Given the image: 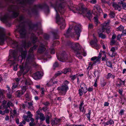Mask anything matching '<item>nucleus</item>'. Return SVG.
Instances as JSON below:
<instances>
[{"label":"nucleus","instance_id":"1","mask_svg":"<svg viewBox=\"0 0 126 126\" xmlns=\"http://www.w3.org/2000/svg\"><path fill=\"white\" fill-rule=\"evenodd\" d=\"M62 0H58L54 8L56 12V19L57 23L60 25L61 29H64L65 27L64 19L61 18L60 16L59 12L61 14H63L64 11V7L65 4H64Z\"/></svg>","mask_w":126,"mask_h":126},{"label":"nucleus","instance_id":"2","mask_svg":"<svg viewBox=\"0 0 126 126\" xmlns=\"http://www.w3.org/2000/svg\"><path fill=\"white\" fill-rule=\"evenodd\" d=\"M7 39L9 40L10 44L12 45V46L13 48H15L18 46L17 43L15 41L7 37L5 35L4 29L0 27V45L3 44L5 40Z\"/></svg>","mask_w":126,"mask_h":126},{"label":"nucleus","instance_id":"3","mask_svg":"<svg viewBox=\"0 0 126 126\" xmlns=\"http://www.w3.org/2000/svg\"><path fill=\"white\" fill-rule=\"evenodd\" d=\"M67 45L70 46L72 49L75 50L77 56L79 59H82V55L84 56H86V52L84 50H83L82 52L81 51V52L80 51H76L79 50L81 48V47L79 44L76 43H73L71 42H69Z\"/></svg>","mask_w":126,"mask_h":126},{"label":"nucleus","instance_id":"4","mask_svg":"<svg viewBox=\"0 0 126 126\" xmlns=\"http://www.w3.org/2000/svg\"><path fill=\"white\" fill-rule=\"evenodd\" d=\"M29 61H32V58L30 57H29L27 58L25 63H23L20 65L19 67L20 68V71L17 73L18 77H20L22 74L23 75H24L29 71L30 68L29 67L27 63Z\"/></svg>","mask_w":126,"mask_h":126},{"label":"nucleus","instance_id":"5","mask_svg":"<svg viewBox=\"0 0 126 126\" xmlns=\"http://www.w3.org/2000/svg\"><path fill=\"white\" fill-rule=\"evenodd\" d=\"M27 54V52L25 51H22L21 53V55L18 56V59H17L16 57V54L14 50L10 51V52L9 56L11 57H12L14 61L11 62V64H14L15 63V61L17 60L18 61H19V62H22V60L23 59H24L25 57Z\"/></svg>","mask_w":126,"mask_h":126},{"label":"nucleus","instance_id":"6","mask_svg":"<svg viewBox=\"0 0 126 126\" xmlns=\"http://www.w3.org/2000/svg\"><path fill=\"white\" fill-rule=\"evenodd\" d=\"M68 7L70 10L72 11L75 13L76 12L74 11L75 10L78 12L79 13L81 14H84L86 12V8H85L84 5L82 3L79 4L78 6H74L72 4L71 5L70 7L68 6Z\"/></svg>","mask_w":126,"mask_h":126},{"label":"nucleus","instance_id":"7","mask_svg":"<svg viewBox=\"0 0 126 126\" xmlns=\"http://www.w3.org/2000/svg\"><path fill=\"white\" fill-rule=\"evenodd\" d=\"M81 26L80 24H77L75 26L74 31L70 35L71 37L77 38V40H78L80 36V33L81 31Z\"/></svg>","mask_w":126,"mask_h":126},{"label":"nucleus","instance_id":"8","mask_svg":"<svg viewBox=\"0 0 126 126\" xmlns=\"http://www.w3.org/2000/svg\"><path fill=\"white\" fill-rule=\"evenodd\" d=\"M68 83V81L67 80H66L61 87H59L58 88L59 92L61 95H63L65 94L67 91L68 89L67 86Z\"/></svg>","mask_w":126,"mask_h":126},{"label":"nucleus","instance_id":"9","mask_svg":"<svg viewBox=\"0 0 126 126\" xmlns=\"http://www.w3.org/2000/svg\"><path fill=\"white\" fill-rule=\"evenodd\" d=\"M109 22V21L106 22L103 24L100 25L97 31L99 37L102 39H105L106 37V35L102 33L105 31V28H104V27H106L107 25L108 26Z\"/></svg>","mask_w":126,"mask_h":126},{"label":"nucleus","instance_id":"10","mask_svg":"<svg viewBox=\"0 0 126 126\" xmlns=\"http://www.w3.org/2000/svg\"><path fill=\"white\" fill-rule=\"evenodd\" d=\"M101 53L100 52L98 56L97 57L96 56L94 57L91 58V61H94L92 63L91 62H89V65H90V68H92V66L95 65L97 63H99L100 62V60L101 56Z\"/></svg>","mask_w":126,"mask_h":126},{"label":"nucleus","instance_id":"11","mask_svg":"<svg viewBox=\"0 0 126 126\" xmlns=\"http://www.w3.org/2000/svg\"><path fill=\"white\" fill-rule=\"evenodd\" d=\"M18 31H19L21 38L24 37L26 35V31L24 26H21L20 25L18 27Z\"/></svg>","mask_w":126,"mask_h":126},{"label":"nucleus","instance_id":"12","mask_svg":"<svg viewBox=\"0 0 126 126\" xmlns=\"http://www.w3.org/2000/svg\"><path fill=\"white\" fill-rule=\"evenodd\" d=\"M57 57L59 60L62 62L70 60L69 58H68V56L66 54H62L59 56H57Z\"/></svg>","mask_w":126,"mask_h":126},{"label":"nucleus","instance_id":"13","mask_svg":"<svg viewBox=\"0 0 126 126\" xmlns=\"http://www.w3.org/2000/svg\"><path fill=\"white\" fill-rule=\"evenodd\" d=\"M93 40H92L90 42V44L91 45L92 47H95L97 46V40L96 37L94 35H93Z\"/></svg>","mask_w":126,"mask_h":126},{"label":"nucleus","instance_id":"14","mask_svg":"<svg viewBox=\"0 0 126 126\" xmlns=\"http://www.w3.org/2000/svg\"><path fill=\"white\" fill-rule=\"evenodd\" d=\"M118 83L117 84V86L119 87L121 86H125V81H123L120 79H118Z\"/></svg>","mask_w":126,"mask_h":126},{"label":"nucleus","instance_id":"15","mask_svg":"<svg viewBox=\"0 0 126 126\" xmlns=\"http://www.w3.org/2000/svg\"><path fill=\"white\" fill-rule=\"evenodd\" d=\"M33 78L35 79H40L41 76V74L40 72H38L34 74Z\"/></svg>","mask_w":126,"mask_h":126},{"label":"nucleus","instance_id":"16","mask_svg":"<svg viewBox=\"0 0 126 126\" xmlns=\"http://www.w3.org/2000/svg\"><path fill=\"white\" fill-rule=\"evenodd\" d=\"M8 18V16L7 14H5L3 16H0V19L2 22L6 23Z\"/></svg>","mask_w":126,"mask_h":126},{"label":"nucleus","instance_id":"17","mask_svg":"<svg viewBox=\"0 0 126 126\" xmlns=\"http://www.w3.org/2000/svg\"><path fill=\"white\" fill-rule=\"evenodd\" d=\"M80 87L81 89H81L84 93L85 94L87 92V88L84 83H81L80 85Z\"/></svg>","mask_w":126,"mask_h":126},{"label":"nucleus","instance_id":"18","mask_svg":"<svg viewBox=\"0 0 126 126\" xmlns=\"http://www.w3.org/2000/svg\"><path fill=\"white\" fill-rule=\"evenodd\" d=\"M96 10L97 12L99 13L102 12V10L101 9L100 7L98 5H95L94 7L93 11H94V10Z\"/></svg>","mask_w":126,"mask_h":126},{"label":"nucleus","instance_id":"19","mask_svg":"<svg viewBox=\"0 0 126 126\" xmlns=\"http://www.w3.org/2000/svg\"><path fill=\"white\" fill-rule=\"evenodd\" d=\"M112 6L116 10H118L119 11H120L121 9V5L120 4L118 5L115 3H113Z\"/></svg>","mask_w":126,"mask_h":126},{"label":"nucleus","instance_id":"20","mask_svg":"<svg viewBox=\"0 0 126 126\" xmlns=\"http://www.w3.org/2000/svg\"><path fill=\"white\" fill-rule=\"evenodd\" d=\"M115 49L114 47H112L110 50V51L112 53V54L111 55L109 53H108V54L111 57H113L115 56L116 54V53L115 52Z\"/></svg>","mask_w":126,"mask_h":126},{"label":"nucleus","instance_id":"21","mask_svg":"<svg viewBox=\"0 0 126 126\" xmlns=\"http://www.w3.org/2000/svg\"><path fill=\"white\" fill-rule=\"evenodd\" d=\"M46 50V48L43 45H40V48L38 49V51L39 53H42Z\"/></svg>","mask_w":126,"mask_h":126},{"label":"nucleus","instance_id":"22","mask_svg":"<svg viewBox=\"0 0 126 126\" xmlns=\"http://www.w3.org/2000/svg\"><path fill=\"white\" fill-rule=\"evenodd\" d=\"M22 44L24 47L25 48L30 47L31 45V43L30 42H29L28 43H27L25 41L23 42Z\"/></svg>","mask_w":126,"mask_h":126},{"label":"nucleus","instance_id":"23","mask_svg":"<svg viewBox=\"0 0 126 126\" xmlns=\"http://www.w3.org/2000/svg\"><path fill=\"white\" fill-rule=\"evenodd\" d=\"M27 1V0H17V2L22 4L25 5Z\"/></svg>","mask_w":126,"mask_h":126},{"label":"nucleus","instance_id":"24","mask_svg":"<svg viewBox=\"0 0 126 126\" xmlns=\"http://www.w3.org/2000/svg\"><path fill=\"white\" fill-rule=\"evenodd\" d=\"M28 108L30 110H33L34 108V107L32 105V102H29L28 103Z\"/></svg>","mask_w":126,"mask_h":126},{"label":"nucleus","instance_id":"25","mask_svg":"<svg viewBox=\"0 0 126 126\" xmlns=\"http://www.w3.org/2000/svg\"><path fill=\"white\" fill-rule=\"evenodd\" d=\"M109 21H110L109 23H110V21L109 20L108 21V22ZM109 23H109V25L108 26L107 25L106 27H104V28H105V30H106L107 33H109L110 32V31L109 29L110 27L109 26Z\"/></svg>","mask_w":126,"mask_h":126},{"label":"nucleus","instance_id":"26","mask_svg":"<svg viewBox=\"0 0 126 126\" xmlns=\"http://www.w3.org/2000/svg\"><path fill=\"white\" fill-rule=\"evenodd\" d=\"M39 115V119L41 120V121H42L45 120V118L44 114L41 113H40Z\"/></svg>","mask_w":126,"mask_h":126},{"label":"nucleus","instance_id":"27","mask_svg":"<svg viewBox=\"0 0 126 126\" xmlns=\"http://www.w3.org/2000/svg\"><path fill=\"white\" fill-rule=\"evenodd\" d=\"M124 29V27L121 25L118 28H117L116 29L117 31H123Z\"/></svg>","mask_w":126,"mask_h":126},{"label":"nucleus","instance_id":"28","mask_svg":"<svg viewBox=\"0 0 126 126\" xmlns=\"http://www.w3.org/2000/svg\"><path fill=\"white\" fill-rule=\"evenodd\" d=\"M94 74L95 76L97 77V78H99V76L100 73L98 71H95L94 73Z\"/></svg>","mask_w":126,"mask_h":126},{"label":"nucleus","instance_id":"29","mask_svg":"<svg viewBox=\"0 0 126 126\" xmlns=\"http://www.w3.org/2000/svg\"><path fill=\"white\" fill-rule=\"evenodd\" d=\"M115 76L114 75H112L110 73H109L107 76L106 78L107 79H109L110 78H114Z\"/></svg>","mask_w":126,"mask_h":126},{"label":"nucleus","instance_id":"30","mask_svg":"<svg viewBox=\"0 0 126 126\" xmlns=\"http://www.w3.org/2000/svg\"><path fill=\"white\" fill-rule=\"evenodd\" d=\"M71 69L70 68H66L63 70V73L64 74H66L68 72H71Z\"/></svg>","mask_w":126,"mask_h":126},{"label":"nucleus","instance_id":"31","mask_svg":"<svg viewBox=\"0 0 126 126\" xmlns=\"http://www.w3.org/2000/svg\"><path fill=\"white\" fill-rule=\"evenodd\" d=\"M54 83L52 80H51L48 82L46 84V85L48 87L51 86Z\"/></svg>","mask_w":126,"mask_h":126},{"label":"nucleus","instance_id":"32","mask_svg":"<svg viewBox=\"0 0 126 126\" xmlns=\"http://www.w3.org/2000/svg\"><path fill=\"white\" fill-rule=\"evenodd\" d=\"M86 15V17L89 19L91 18L92 17V14L89 12H87V13Z\"/></svg>","mask_w":126,"mask_h":126},{"label":"nucleus","instance_id":"33","mask_svg":"<svg viewBox=\"0 0 126 126\" xmlns=\"http://www.w3.org/2000/svg\"><path fill=\"white\" fill-rule=\"evenodd\" d=\"M25 83L26 85H30L32 83L30 79H28L26 80Z\"/></svg>","mask_w":126,"mask_h":126},{"label":"nucleus","instance_id":"34","mask_svg":"<svg viewBox=\"0 0 126 126\" xmlns=\"http://www.w3.org/2000/svg\"><path fill=\"white\" fill-rule=\"evenodd\" d=\"M22 90L21 91L22 92V94H23L26 91V88L25 86H23L21 87Z\"/></svg>","mask_w":126,"mask_h":126},{"label":"nucleus","instance_id":"35","mask_svg":"<svg viewBox=\"0 0 126 126\" xmlns=\"http://www.w3.org/2000/svg\"><path fill=\"white\" fill-rule=\"evenodd\" d=\"M22 94V92L19 90L17 91L16 93V96L17 97H19Z\"/></svg>","mask_w":126,"mask_h":126},{"label":"nucleus","instance_id":"36","mask_svg":"<svg viewBox=\"0 0 126 126\" xmlns=\"http://www.w3.org/2000/svg\"><path fill=\"white\" fill-rule=\"evenodd\" d=\"M94 21L95 23L96 24L99 23V21L98 18L97 16H95L94 17Z\"/></svg>","mask_w":126,"mask_h":126},{"label":"nucleus","instance_id":"37","mask_svg":"<svg viewBox=\"0 0 126 126\" xmlns=\"http://www.w3.org/2000/svg\"><path fill=\"white\" fill-rule=\"evenodd\" d=\"M37 46L36 45H35L32 47L31 48L29 52L31 53L32 52V51L35 49H36V48L37 47Z\"/></svg>","mask_w":126,"mask_h":126},{"label":"nucleus","instance_id":"38","mask_svg":"<svg viewBox=\"0 0 126 126\" xmlns=\"http://www.w3.org/2000/svg\"><path fill=\"white\" fill-rule=\"evenodd\" d=\"M63 73L62 71H59L57 72L55 74V76L56 77L58 76H59L60 75L62 74Z\"/></svg>","mask_w":126,"mask_h":126},{"label":"nucleus","instance_id":"39","mask_svg":"<svg viewBox=\"0 0 126 126\" xmlns=\"http://www.w3.org/2000/svg\"><path fill=\"white\" fill-rule=\"evenodd\" d=\"M106 64L107 66L111 68H112V65L111 62H106Z\"/></svg>","mask_w":126,"mask_h":126},{"label":"nucleus","instance_id":"40","mask_svg":"<svg viewBox=\"0 0 126 126\" xmlns=\"http://www.w3.org/2000/svg\"><path fill=\"white\" fill-rule=\"evenodd\" d=\"M91 110H90L89 111L88 113L86 114V116L87 117L88 119L90 120V114H91Z\"/></svg>","mask_w":126,"mask_h":126},{"label":"nucleus","instance_id":"41","mask_svg":"<svg viewBox=\"0 0 126 126\" xmlns=\"http://www.w3.org/2000/svg\"><path fill=\"white\" fill-rule=\"evenodd\" d=\"M13 106V104L11 102H9L7 104L6 107L7 108H8L10 106Z\"/></svg>","mask_w":126,"mask_h":126},{"label":"nucleus","instance_id":"42","mask_svg":"<svg viewBox=\"0 0 126 126\" xmlns=\"http://www.w3.org/2000/svg\"><path fill=\"white\" fill-rule=\"evenodd\" d=\"M70 31V28H69L67 31L64 34V35L66 37H68L69 35V33Z\"/></svg>","mask_w":126,"mask_h":126},{"label":"nucleus","instance_id":"43","mask_svg":"<svg viewBox=\"0 0 126 126\" xmlns=\"http://www.w3.org/2000/svg\"><path fill=\"white\" fill-rule=\"evenodd\" d=\"M110 16L111 18H113L115 16L114 13L113 12H111L110 14Z\"/></svg>","mask_w":126,"mask_h":126},{"label":"nucleus","instance_id":"44","mask_svg":"<svg viewBox=\"0 0 126 126\" xmlns=\"http://www.w3.org/2000/svg\"><path fill=\"white\" fill-rule=\"evenodd\" d=\"M19 15V13L18 12H14L13 13V17H16L17 16Z\"/></svg>","mask_w":126,"mask_h":126},{"label":"nucleus","instance_id":"45","mask_svg":"<svg viewBox=\"0 0 126 126\" xmlns=\"http://www.w3.org/2000/svg\"><path fill=\"white\" fill-rule=\"evenodd\" d=\"M49 116L47 115L46 117V123L48 124H49Z\"/></svg>","mask_w":126,"mask_h":126},{"label":"nucleus","instance_id":"46","mask_svg":"<svg viewBox=\"0 0 126 126\" xmlns=\"http://www.w3.org/2000/svg\"><path fill=\"white\" fill-rule=\"evenodd\" d=\"M82 106H79V109L80 110V111H81L82 112H83L84 113H85V110L84 109V107H83L82 108Z\"/></svg>","mask_w":126,"mask_h":126},{"label":"nucleus","instance_id":"47","mask_svg":"<svg viewBox=\"0 0 126 126\" xmlns=\"http://www.w3.org/2000/svg\"><path fill=\"white\" fill-rule=\"evenodd\" d=\"M79 95L80 96H82L83 94V91L81 89H79Z\"/></svg>","mask_w":126,"mask_h":126},{"label":"nucleus","instance_id":"48","mask_svg":"<svg viewBox=\"0 0 126 126\" xmlns=\"http://www.w3.org/2000/svg\"><path fill=\"white\" fill-rule=\"evenodd\" d=\"M124 34H123L122 33L121 35H118L117 37V40H120V39H121V36H122Z\"/></svg>","mask_w":126,"mask_h":126},{"label":"nucleus","instance_id":"49","mask_svg":"<svg viewBox=\"0 0 126 126\" xmlns=\"http://www.w3.org/2000/svg\"><path fill=\"white\" fill-rule=\"evenodd\" d=\"M24 18L22 16H21L19 18V21L20 22H22V21L24 20Z\"/></svg>","mask_w":126,"mask_h":126},{"label":"nucleus","instance_id":"50","mask_svg":"<svg viewBox=\"0 0 126 126\" xmlns=\"http://www.w3.org/2000/svg\"><path fill=\"white\" fill-rule=\"evenodd\" d=\"M27 114L28 116L30 118L32 117V114L31 113V112L30 111H28L27 113Z\"/></svg>","mask_w":126,"mask_h":126},{"label":"nucleus","instance_id":"51","mask_svg":"<svg viewBox=\"0 0 126 126\" xmlns=\"http://www.w3.org/2000/svg\"><path fill=\"white\" fill-rule=\"evenodd\" d=\"M70 77L71 79L73 80L76 79V77L75 75H74L70 76Z\"/></svg>","mask_w":126,"mask_h":126},{"label":"nucleus","instance_id":"52","mask_svg":"<svg viewBox=\"0 0 126 126\" xmlns=\"http://www.w3.org/2000/svg\"><path fill=\"white\" fill-rule=\"evenodd\" d=\"M7 108H7V107H6L5 110L4 111V112L5 114V113H8L9 112V110L7 109Z\"/></svg>","mask_w":126,"mask_h":126},{"label":"nucleus","instance_id":"53","mask_svg":"<svg viewBox=\"0 0 126 126\" xmlns=\"http://www.w3.org/2000/svg\"><path fill=\"white\" fill-rule=\"evenodd\" d=\"M90 2L91 3L95 4L96 2V0H91Z\"/></svg>","mask_w":126,"mask_h":126},{"label":"nucleus","instance_id":"54","mask_svg":"<svg viewBox=\"0 0 126 126\" xmlns=\"http://www.w3.org/2000/svg\"><path fill=\"white\" fill-rule=\"evenodd\" d=\"M17 86V84H14L12 86V89H13L16 87Z\"/></svg>","mask_w":126,"mask_h":126},{"label":"nucleus","instance_id":"55","mask_svg":"<svg viewBox=\"0 0 126 126\" xmlns=\"http://www.w3.org/2000/svg\"><path fill=\"white\" fill-rule=\"evenodd\" d=\"M53 66L55 67H57L58 66V64L57 62H55L53 64Z\"/></svg>","mask_w":126,"mask_h":126},{"label":"nucleus","instance_id":"56","mask_svg":"<svg viewBox=\"0 0 126 126\" xmlns=\"http://www.w3.org/2000/svg\"><path fill=\"white\" fill-rule=\"evenodd\" d=\"M124 112V110H121L119 113V114L120 115H122Z\"/></svg>","mask_w":126,"mask_h":126},{"label":"nucleus","instance_id":"57","mask_svg":"<svg viewBox=\"0 0 126 126\" xmlns=\"http://www.w3.org/2000/svg\"><path fill=\"white\" fill-rule=\"evenodd\" d=\"M116 36L115 34H113L111 37V39L112 40H113L115 39L116 38Z\"/></svg>","mask_w":126,"mask_h":126},{"label":"nucleus","instance_id":"58","mask_svg":"<svg viewBox=\"0 0 126 126\" xmlns=\"http://www.w3.org/2000/svg\"><path fill=\"white\" fill-rule=\"evenodd\" d=\"M115 41L111 39V41L110 42V45H113L115 43Z\"/></svg>","mask_w":126,"mask_h":126},{"label":"nucleus","instance_id":"59","mask_svg":"<svg viewBox=\"0 0 126 126\" xmlns=\"http://www.w3.org/2000/svg\"><path fill=\"white\" fill-rule=\"evenodd\" d=\"M93 88L92 87H89L88 89L87 90L89 92H91L93 91Z\"/></svg>","mask_w":126,"mask_h":126},{"label":"nucleus","instance_id":"60","mask_svg":"<svg viewBox=\"0 0 126 126\" xmlns=\"http://www.w3.org/2000/svg\"><path fill=\"white\" fill-rule=\"evenodd\" d=\"M10 93L11 92H10L9 93H7V96L9 98H11V97L12 95L11 94H10Z\"/></svg>","mask_w":126,"mask_h":126},{"label":"nucleus","instance_id":"61","mask_svg":"<svg viewBox=\"0 0 126 126\" xmlns=\"http://www.w3.org/2000/svg\"><path fill=\"white\" fill-rule=\"evenodd\" d=\"M29 125L30 126H33L35 125V124L34 122H30L29 124Z\"/></svg>","mask_w":126,"mask_h":126},{"label":"nucleus","instance_id":"62","mask_svg":"<svg viewBox=\"0 0 126 126\" xmlns=\"http://www.w3.org/2000/svg\"><path fill=\"white\" fill-rule=\"evenodd\" d=\"M109 124L110 125H111L112 124H113L114 123V121L112 120H110L109 121Z\"/></svg>","mask_w":126,"mask_h":126},{"label":"nucleus","instance_id":"63","mask_svg":"<svg viewBox=\"0 0 126 126\" xmlns=\"http://www.w3.org/2000/svg\"><path fill=\"white\" fill-rule=\"evenodd\" d=\"M93 25L92 24H90L88 26L89 28V29H91L93 28Z\"/></svg>","mask_w":126,"mask_h":126},{"label":"nucleus","instance_id":"64","mask_svg":"<svg viewBox=\"0 0 126 126\" xmlns=\"http://www.w3.org/2000/svg\"><path fill=\"white\" fill-rule=\"evenodd\" d=\"M20 78H17L15 79V80L16 82H18L20 80Z\"/></svg>","mask_w":126,"mask_h":126}]
</instances>
